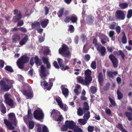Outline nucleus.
I'll return each instance as SVG.
<instances>
[{"label": "nucleus", "instance_id": "052dcab7", "mask_svg": "<svg viewBox=\"0 0 132 132\" xmlns=\"http://www.w3.org/2000/svg\"><path fill=\"white\" fill-rule=\"evenodd\" d=\"M42 59L43 63L44 64L47 63L49 62L48 59L46 57H43L42 58Z\"/></svg>", "mask_w": 132, "mask_h": 132}, {"label": "nucleus", "instance_id": "bb28decb", "mask_svg": "<svg viewBox=\"0 0 132 132\" xmlns=\"http://www.w3.org/2000/svg\"><path fill=\"white\" fill-rule=\"evenodd\" d=\"M0 109L1 112L3 114H5L6 113V107L3 103H1V104Z\"/></svg>", "mask_w": 132, "mask_h": 132}, {"label": "nucleus", "instance_id": "c85d7f7f", "mask_svg": "<svg viewBox=\"0 0 132 132\" xmlns=\"http://www.w3.org/2000/svg\"><path fill=\"white\" fill-rule=\"evenodd\" d=\"M97 90V88L94 86H91L90 88V92L92 94H95Z\"/></svg>", "mask_w": 132, "mask_h": 132}, {"label": "nucleus", "instance_id": "39448f33", "mask_svg": "<svg viewBox=\"0 0 132 132\" xmlns=\"http://www.w3.org/2000/svg\"><path fill=\"white\" fill-rule=\"evenodd\" d=\"M14 14L16 15L13 17V21L14 22H16L20 21L22 18L21 12L17 9L14 10Z\"/></svg>", "mask_w": 132, "mask_h": 132}, {"label": "nucleus", "instance_id": "ddd939ff", "mask_svg": "<svg viewBox=\"0 0 132 132\" xmlns=\"http://www.w3.org/2000/svg\"><path fill=\"white\" fill-rule=\"evenodd\" d=\"M76 125V123L72 121L67 120V128L72 130Z\"/></svg>", "mask_w": 132, "mask_h": 132}, {"label": "nucleus", "instance_id": "f03ea898", "mask_svg": "<svg viewBox=\"0 0 132 132\" xmlns=\"http://www.w3.org/2000/svg\"><path fill=\"white\" fill-rule=\"evenodd\" d=\"M8 116L9 120L11 122L6 119H4V123L9 129L11 130H14V127L12 125L15 126L17 125V120L15 114L14 113L11 112L8 114Z\"/></svg>", "mask_w": 132, "mask_h": 132}, {"label": "nucleus", "instance_id": "09e8293b", "mask_svg": "<svg viewBox=\"0 0 132 132\" xmlns=\"http://www.w3.org/2000/svg\"><path fill=\"white\" fill-rule=\"evenodd\" d=\"M114 35V32L113 31H109V36L113 40H114V39H113V36Z\"/></svg>", "mask_w": 132, "mask_h": 132}, {"label": "nucleus", "instance_id": "412c9836", "mask_svg": "<svg viewBox=\"0 0 132 132\" xmlns=\"http://www.w3.org/2000/svg\"><path fill=\"white\" fill-rule=\"evenodd\" d=\"M116 127L118 128L122 132H128L123 127L121 124L118 123L117 126Z\"/></svg>", "mask_w": 132, "mask_h": 132}, {"label": "nucleus", "instance_id": "393cba45", "mask_svg": "<svg viewBox=\"0 0 132 132\" xmlns=\"http://www.w3.org/2000/svg\"><path fill=\"white\" fill-rule=\"evenodd\" d=\"M31 28L32 29H36L40 27L39 22H37L35 23H33L31 24Z\"/></svg>", "mask_w": 132, "mask_h": 132}, {"label": "nucleus", "instance_id": "4be33fe9", "mask_svg": "<svg viewBox=\"0 0 132 132\" xmlns=\"http://www.w3.org/2000/svg\"><path fill=\"white\" fill-rule=\"evenodd\" d=\"M49 20L48 19H45L44 20L42 21L40 24L42 27L43 28H45L49 23Z\"/></svg>", "mask_w": 132, "mask_h": 132}, {"label": "nucleus", "instance_id": "72a5a7b5", "mask_svg": "<svg viewBox=\"0 0 132 132\" xmlns=\"http://www.w3.org/2000/svg\"><path fill=\"white\" fill-rule=\"evenodd\" d=\"M116 54L118 55H121L122 59V60L124 59L125 55L123 52L121 50L118 51L117 53Z\"/></svg>", "mask_w": 132, "mask_h": 132}, {"label": "nucleus", "instance_id": "bf43d9fd", "mask_svg": "<svg viewBox=\"0 0 132 132\" xmlns=\"http://www.w3.org/2000/svg\"><path fill=\"white\" fill-rule=\"evenodd\" d=\"M90 58V56L89 54H87L85 55L84 59L87 62H88Z\"/></svg>", "mask_w": 132, "mask_h": 132}, {"label": "nucleus", "instance_id": "a19ab883", "mask_svg": "<svg viewBox=\"0 0 132 132\" xmlns=\"http://www.w3.org/2000/svg\"><path fill=\"white\" fill-rule=\"evenodd\" d=\"M35 126V123L34 122L30 120L29 122L28 127L30 129H32Z\"/></svg>", "mask_w": 132, "mask_h": 132}, {"label": "nucleus", "instance_id": "5fc2aeb1", "mask_svg": "<svg viewBox=\"0 0 132 132\" xmlns=\"http://www.w3.org/2000/svg\"><path fill=\"white\" fill-rule=\"evenodd\" d=\"M116 23L114 22H113L112 24H110L109 26V28L111 29H113L115 28V27Z\"/></svg>", "mask_w": 132, "mask_h": 132}, {"label": "nucleus", "instance_id": "6ab92c4d", "mask_svg": "<svg viewBox=\"0 0 132 132\" xmlns=\"http://www.w3.org/2000/svg\"><path fill=\"white\" fill-rule=\"evenodd\" d=\"M93 18L92 16H87L86 18L87 23L89 25H90L93 23Z\"/></svg>", "mask_w": 132, "mask_h": 132}, {"label": "nucleus", "instance_id": "f3484780", "mask_svg": "<svg viewBox=\"0 0 132 132\" xmlns=\"http://www.w3.org/2000/svg\"><path fill=\"white\" fill-rule=\"evenodd\" d=\"M28 40V37L27 35H25L24 37L19 42L20 45L21 46L24 45Z\"/></svg>", "mask_w": 132, "mask_h": 132}, {"label": "nucleus", "instance_id": "dca6fc26", "mask_svg": "<svg viewBox=\"0 0 132 132\" xmlns=\"http://www.w3.org/2000/svg\"><path fill=\"white\" fill-rule=\"evenodd\" d=\"M98 78L99 84L101 86H102L104 81L103 76L102 73L101 72L99 73Z\"/></svg>", "mask_w": 132, "mask_h": 132}, {"label": "nucleus", "instance_id": "c756f323", "mask_svg": "<svg viewBox=\"0 0 132 132\" xmlns=\"http://www.w3.org/2000/svg\"><path fill=\"white\" fill-rule=\"evenodd\" d=\"M128 6V4L126 3H120L119 5V6L122 9H124L127 8Z\"/></svg>", "mask_w": 132, "mask_h": 132}, {"label": "nucleus", "instance_id": "20e7f679", "mask_svg": "<svg viewBox=\"0 0 132 132\" xmlns=\"http://www.w3.org/2000/svg\"><path fill=\"white\" fill-rule=\"evenodd\" d=\"M12 86V83H10L6 84L5 81L3 80L0 81V91L1 92H6L8 91Z\"/></svg>", "mask_w": 132, "mask_h": 132}, {"label": "nucleus", "instance_id": "69168bd1", "mask_svg": "<svg viewBox=\"0 0 132 132\" xmlns=\"http://www.w3.org/2000/svg\"><path fill=\"white\" fill-rule=\"evenodd\" d=\"M61 130L62 131H66V121L65 122L64 124L61 128Z\"/></svg>", "mask_w": 132, "mask_h": 132}, {"label": "nucleus", "instance_id": "c9c22d12", "mask_svg": "<svg viewBox=\"0 0 132 132\" xmlns=\"http://www.w3.org/2000/svg\"><path fill=\"white\" fill-rule=\"evenodd\" d=\"M72 130L74 132H83L82 130L76 125Z\"/></svg>", "mask_w": 132, "mask_h": 132}, {"label": "nucleus", "instance_id": "9b49d317", "mask_svg": "<svg viewBox=\"0 0 132 132\" xmlns=\"http://www.w3.org/2000/svg\"><path fill=\"white\" fill-rule=\"evenodd\" d=\"M22 92L24 95L29 98H31L33 97V91L30 89H23Z\"/></svg>", "mask_w": 132, "mask_h": 132}, {"label": "nucleus", "instance_id": "e433bc0d", "mask_svg": "<svg viewBox=\"0 0 132 132\" xmlns=\"http://www.w3.org/2000/svg\"><path fill=\"white\" fill-rule=\"evenodd\" d=\"M117 95L118 98L119 100H120L123 98V95L119 90H117Z\"/></svg>", "mask_w": 132, "mask_h": 132}, {"label": "nucleus", "instance_id": "ea45409f", "mask_svg": "<svg viewBox=\"0 0 132 132\" xmlns=\"http://www.w3.org/2000/svg\"><path fill=\"white\" fill-rule=\"evenodd\" d=\"M31 112L30 109H28V111L27 115L28 118L30 120H32V114Z\"/></svg>", "mask_w": 132, "mask_h": 132}, {"label": "nucleus", "instance_id": "e2e57ef3", "mask_svg": "<svg viewBox=\"0 0 132 132\" xmlns=\"http://www.w3.org/2000/svg\"><path fill=\"white\" fill-rule=\"evenodd\" d=\"M41 85L42 86H47L48 85V83L46 80H44L43 82L42 81L41 82Z\"/></svg>", "mask_w": 132, "mask_h": 132}, {"label": "nucleus", "instance_id": "2eb2a0df", "mask_svg": "<svg viewBox=\"0 0 132 132\" xmlns=\"http://www.w3.org/2000/svg\"><path fill=\"white\" fill-rule=\"evenodd\" d=\"M34 58L35 62L37 66H39L42 65V60L37 56H35Z\"/></svg>", "mask_w": 132, "mask_h": 132}, {"label": "nucleus", "instance_id": "49530a36", "mask_svg": "<svg viewBox=\"0 0 132 132\" xmlns=\"http://www.w3.org/2000/svg\"><path fill=\"white\" fill-rule=\"evenodd\" d=\"M110 85L109 82L106 83L105 86L103 87V89L104 90L107 91L109 89V87Z\"/></svg>", "mask_w": 132, "mask_h": 132}, {"label": "nucleus", "instance_id": "6e6d98bb", "mask_svg": "<svg viewBox=\"0 0 132 132\" xmlns=\"http://www.w3.org/2000/svg\"><path fill=\"white\" fill-rule=\"evenodd\" d=\"M86 119H78L79 122L80 123H81L82 124V125H84L87 122H86Z\"/></svg>", "mask_w": 132, "mask_h": 132}, {"label": "nucleus", "instance_id": "37998d69", "mask_svg": "<svg viewBox=\"0 0 132 132\" xmlns=\"http://www.w3.org/2000/svg\"><path fill=\"white\" fill-rule=\"evenodd\" d=\"M83 110V109L82 110L79 107L77 109V113L78 115L80 116H82L84 113Z\"/></svg>", "mask_w": 132, "mask_h": 132}, {"label": "nucleus", "instance_id": "9d476101", "mask_svg": "<svg viewBox=\"0 0 132 132\" xmlns=\"http://www.w3.org/2000/svg\"><path fill=\"white\" fill-rule=\"evenodd\" d=\"M97 50L99 52L100 55L102 56H104L106 52V49L105 47L101 45H98L96 46Z\"/></svg>", "mask_w": 132, "mask_h": 132}, {"label": "nucleus", "instance_id": "79ce46f5", "mask_svg": "<svg viewBox=\"0 0 132 132\" xmlns=\"http://www.w3.org/2000/svg\"><path fill=\"white\" fill-rule=\"evenodd\" d=\"M65 85H62L61 86V89L63 94L66 97V88H65Z\"/></svg>", "mask_w": 132, "mask_h": 132}, {"label": "nucleus", "instance_id": "7ed1b4c3", "mask_svg": "<svg viewBox=\"0 0 132 132\" xmlns=\"http://www.w3.org/2000/svg\"><path fill=\"white\" fill-rule=\"evenodd\" d=\"M29 60V57L26 55L21 56L18 60L16 62L19 68L21 69H23L24 64L28 62Z\"/></svg>", "mask_w": 132, "mask_h": 132}, {"label": "nucleus", "instance_id": "774afa93", "mask_svg": "<svg viewBox=\"0 0 132 132\" xmlns=\"http://www.w3.org/2000/svg\"><path fill=\"white\" fill-rule=\"evenodd\" d=\"M86 45H84L83 49V51L84 53H87L88 52V49L86 48L85 47Z\"/></svg>", "mask_w": 132, "mask_h": 132}, {"label": "nucleus", "instance_id": "6e6552de", "mask_svg": "<svg viewBox=\"0 0 132 132\" xmlns=\"http://www.w3.org/2000/svg\"><path fill=\"white\" fill-rule=\"evenodd\" d=\"M78 20V16L74 14H73L70 16H67V22L69 23L71 21L72 23L77 24Z\"/></svg>", "mask_w": 132, "mask_h": 132}, {"label": "nucleus", "instance_id": "2f4dec72", "mask_svg": "<svg viewBox=\"0 0 132 132\" xmlns=\"http://www.w3.org/2000/svg\"><path fill=\"white\" fill-rule=\"evenodd\" d=\"M123 36L121 39V41L123 43L125 44L127 42V39L124 31L122 32Z\"/></svg>", "mask_w": 132, "mask_h": 132}, {"label": "nucleus", "instance_id": "338daca9", "mask_svg": "<svg viewBox=\"0 0 132 132\" xmlns=\"http://www.w3.org/2000/svg\"><path fill=\"white\" fill-rule=\"evenodd\" d=\"M45 10V15H46L48 14L49 12V9L46 6H45L44 7Z\"/></svg>", "mask_w": 132, "mask_h": 132}, {"label": "nucleus", "instance_id": "b1692460", "mask_svg": "<svg viewBox=\"0 0 132 132\" xmlns=\"http://www.w3.org/2000/svg\"><path fill=\"white\" fill-rule=\"evenodd\" d=\"M125 114L129 121L132 120V112L126 111L125 112Z\"/></svg>", "mask_w": 132, "mask_h": 132}, {"label": "nucleus", "instance_id": "5701e85b", "mask_svg": "<svg viewBox=\"0 0 132 132\" xmlns=\"http://www.w3.org/2000/svg\"><path fill=\"white\" fill-rule=\"evenodd\" d=\"M20 37L18 34H15L14 35L13 38L12 39V42L13 43H16L17 41H19Z\"/></svg>", "mask_w": 132, "mask_h": 132}, {"label": "nucleus", "instance_id": "4c0bfd02", "mask_svg": "<svg viewBox=\"0 0 132 132\" xmlns=\"http://www.w3.org/2000/svg\"><path fill=\"white\" fill-rule=\"evenodd\" d=\"M58 113V112L56 111L55 109H53L51 112V116L53 117L54 118L55 117H57L58 115L57 113Z\"/></svg>", "mask_w": 132, "mask_h": 132}, {"label": "nucleus", "instance_id": "864d4df0", "mask_svg": "<svg viewBox=\"0 0 132 132\" xmlns=\"http://www.w3.org/2000/svg\"><path fill=\"white\" fill-rule=\"evenodd\" d=\"M69 47L67 46V58H70L71 57V53L68 50Z\"/></svg>", "mask_w": 132, "mask_h": 132}, {"label": "nucleus", "instance_id": "58836bf2", "mask_svg": "<svg viewBox=\"0 0 132 132\" xmlns=\"http://www.w3.org/2000/svg\"><path fill=\"white\" fill-rule=\"evenodd\" d=\"M90 117V112L89 111H88L87 113H86L84 114L83 116V118L85 119H86V120H87Z\"/></svg>", "mask_w": 132, "mask_h": 132}, {"label": "nucleus", "instance_id": "f704fd0d", "mask_svg": "<svg viewBox=\"0 0 132 132\" xmlns=\"http://www.w3.org/2000/svg\"><path fill=\"white\" fill-rule=\"evenodd\" d=\"M68 31H70L71 33H73L75 31V28L72 25H68Z\"/></svg>", "mask_w": 132, "mask_h": 132}, {"label": "nucleus", "instance_id": "aec40b11", "mask_svg": "<svg viewBox=\"0 0 132 132\" xmlns=\"http://www.w3.org/2000/svg\"><path fill=\"white\" fill-rule=\"evenodd\" d=\"M55 100L61 108L63 109V105L62 103L61 98L60 97H56L55 98Z\"/></svg>", "mask_w": 132, "mask_h": 132}, {"label": "nucleus", "instance_id": "8fccbe9b", "mask_svg": "<svg viewBox=\"0 0 132 132\" xmlns=\"http://www.w3.org/2000/svg\"><path fill=\"white\" fill-rule=\"evenodd\" d=\"M94 127L93 126L89 125L88 127L87 130L88 132H93Z\"/></svg>", "mask_w": 132, "mask_h": 132}, {"label": "nucleus", "instance_id": "7c9ffc66", "mask_svg": "<svg viewBox=\"0 0 132 132\" xmlns=\"http://www.w3.org/2000/svg\"><path fill=\"white\" fill-rule=\"evenodd\" d=\"M5 101L6 104L10 106H12L13 105L14 103L13 101L11 98Z\"/></svg>", "mask_w": 132, "mask_h": 132}, {"label": "nucleus", "instance_id": "a211bd4d", "mask_svg": "<svg viewBox=\"0 0 132 132\" xmlns=\"http://www.w3.org/2000/svg\"><path fill=\"white\" fill-rule=\"evenodd\" d=\"M118 74V72L117 71L111 72L110 71H108L107 72V75L109 78H113V75L116 76Z\"/></svg>", "mask_w": 132, "mask_h": 132}, {"label": "nucleus", "instance_id": "0e129e2a", "mask_svg": "<svg viewBox=\"0 0 132 132\" xmlns=\"http://www.w3.org/2000/svg\"><path fill=\"white\" fill-rule=\"evenodd\" d=\"M115 29L117 33V34H119L120 33L121 31V28L120 26H118L115 28Z\"/></svg>", "mask_w": 132, "mask_h": 132}, {"label": "nucleus", "instance_id": "1a4fd4ad", "mask_svg": "<svg viewBox=\"0 0 132 132\" xmlns=\"http://www.w3.org/2000/svg\"><path fill=\"white\" fill-rule=\"evenodd\" d=\"M109 58L112 62L113 67H117L119 62L116 57L113 55L111 54L109 56Z\"/></svg>", "mask_w": 132, "mask_h": 132}, {"label": "nucleus", "instance_id": "f257e3e1", "mask_svg": "<svg viewBox=\"0 0 132 132\" xmlns=\"http://www.w3.org/2000/svg\"><path fill=\"white\" fill-rule=\"evenodd\" d=\"M91 73L92 72L90 70L87 69L84 72V80L83 77L80 76L77 77V79L79 83L84 85L88 86L92 80Z\"/></svg>", "mask_w": 132, "mask_h": 132}, {"label": "nucleus", "instance_id": "f8f14e48", "mask_svg": "<svg viewBox=\"0 0 132 132\" xmlns=\"http://www.w3.org/2000/svg\"><path fill=\"white\" fill-rule=\"evenodd\" d=\"M40 76L42 78L45 80V78L46 76V69L44 65H42L40 67Z\"/></svg>", "mask_w": 132, "mask_h": 132}, {"label": "nucleus", "instance_id": "423d86ee", "mask_svg": "<svg viewBox=\"0 0 132 132\" xmlns=\"http://www.w3.org/2000/svg\"><path fill=\"white\" fill-rule=\"evenodd\" d=\"M34 116L35 119L39 120L43 119L44 114L42 111L37 109L34 111Z\"/></svg>", "mask_w": 132, "mask_h": 132}, {"label": "nucleus", "instance_id": "4d7b16f0", "mask_svg": "<svg viewBox=\"0 0 132 132\" xmlns=\"http://www.w3.org/2000/svg\"><path fill=\"white\" fill-rule=\"evenodd\" d=\"M17 22L18 23L17 26L18 27L21 26L23 25L24 24V21L22 20L19 21Z\"/></svg>", "mask_w": 132, "mask_h": 132}, {"label": "nucleus", "instance_id": "cd10ccee", "mask_svg": "<svg viewBox=\"0 0 132 132\" xmlns=\"http://www.w3.org/2000/svg\"><path fill=\"white\" fill-rule=\"evenodd\" d=\"M64 9V8H61L57 13L58 16L59 18H61L63 15Z\"/></svg>", "mask_w": 132, "mask_h": 132}, {"label": "nucleus", "instance_id": "13d9d810", "mask_svg": "<svg viewBox=\"0 0 132 132\" xmlns=\"http://www.w3.org/2000/svg\"><path fill=\"white\" fill-rule=\"evenodd\" d=\"M20 31L23 33H25L27 31V29L24 27H20L19 28Z\"/></svg>", "mask_w": 132, "mask_h": 132}, {"label": "nucleus", "instance_id": "4468645a", "mask_svg": "<svg viewBox=\"0 0 132 132\" xmlns=\"http://www.w3.org/2000/svg\"><path fill=\"white\" fill-rule=\"evenodd\" d=\"M59 53L63 56L66 57V45H63L59 50Z\"/></svg>", "mask_w": 132, "mask_h": 132}, {"label": "nucleus", "instance_id": "de8ad7c7", "mask_svg": "<svg viewBox=\"0 0 132 132\" xmlns=\"http://www.w3.org/2000/svg\"><path fill=\"white\" fill-rule=\"evenodd\" d=\"M91 67L93 69H96V62L95 61H93L91 64Z\"/></svg>", "mask_w": 132, "mask_h": 132}, {"label": "nucleus", "instance_id": "603ef678", "mask_svg": "<svg viewBox=\"0 0 132 132\" xmlns=\"http://www.w3.org/2000/svg\"><path fill=\"white\" fill-rule=\"evenodd\" d=\"M80 38L82 42L84 43L85 39H86V36L84 34H82L80 36Z\"/></svg>", "mask_w": 132, "mask_h": 132}, {"label": "nucleus", "instance_id": "3c124183", "mask_svg": "<svg viewBox=\"0 0 132 132\" xmlns=\"http://www.w3.org/2000/svg\"><path fill=\"white\" fill-rule=\"evenodd\" d=\"M132 16V10L129 9L128 10V14L127 15V17L128 18H130Z\"/></svg>", "mask_w": 132, "mask_h": 132}, {"label": "nucleus", "instance_id": "a878e982", "mask_svg": "<svg viewBox=\"0 0 132 132\" xmlns=\"http://www.w3.org/2000/svg\"><path fill=\"white\" fill-rule=\"evenodd\" d=\"M109 100L111 103V104H109V107H115L116 106V103L110 97H109Z\"/></svg>", "mask_w": 132, "mask_h": 132}, {"label": "nucleus", "instance_id": "680f3d73", "mask_svg": "<svg viewBox=\"0 0 132 132\" xmlns=\"http://www.w3.org/2000/svg\"><path fill=\"white\" fill-rule=\"evenodd\" d=\"M42 132H49L48 129L46 126H45L42 127Z\"/></svg>", "mask_w": 132, "mask_h": 132}, {"label": "nucleus", "instance_id": "473e14b6", "mask_svg": "<svg viewBox=\"0 0 132 132\" xmlns=\"http://www.w3.org/2000/svg\"><path fill=\"white\" fill-rule=\"evenodd\" d=\"M5 69L6 71L11 73H12L14 72V70L12 67L10 65H6L5 68Z\"/></svg>", "mask_w": 132, "mask_h": 132}, {"label": "nucleus", "instance_id": "0eeeda50", "mask_svg": "<svg viewBox=\"0 0 132 132\" xmlns=\"http://www.w3.org/2000/svg\"><path fill=\"white\" fill-rule=\"evenodd\" d=\"M115 16L117 19L119 20H124L125 18L124 11L120 10H117L115 13Z\"/></svg>", "mask_w": 132, "mask_h": 132}, {"label": "nucleus", "instance_id": "c03bdc74", "mask_svg": "<svg viewBox=\"0 0 132 132\" xmlns=\"http://www.w3.org/2000/svg\"><path fill=\"white\" fill-rule=\"evenodd\" d=\"M83 109L85 110L88 111L89 109V106L88 103L86 102H84Z\"/></svg>", "mask_w": 132, "mask_h": 132}, {"label": "nucleus", "instance_id": "a18cd8bd", "mask_svg": "<svg viewBox=\"0 0 132 132\" xmlns=\"http://www.w3.org/2000/svg\"><path fill=\"white\" fill-rule=\"evenodd\" d=\"M62 115L59 116L58 115L57 117H55L54 119L56 121L60 122L62 120Z\"/></svg>", "mask_w": 132, "mask_h": 132}]
</instances>
